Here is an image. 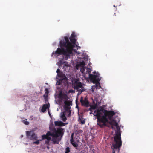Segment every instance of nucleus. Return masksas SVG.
<instances>
[{
    "label": "nucleus",
    "mask_w": 153,
    "mask_h": 153,
    "mask_svg": "<svg viewBox=\"0 0 153 153\" xmlns=\"http://www.w3.org/2000/svg\"><path fill=\"white\" fill-rule=\"evenodd\" d=\"M63 129L61 127H59L57 128V131H58V132H59V133H58V134H59V136H62H62L63 134Z\"/></svg>",
    "instance_id": "6ab92c4d"
},
{
    "label": "nucleus",
    "mask_w": 153,
    "mask_h": 153,
    "mask_svg": "<svg viewBox=\"0 0 153 153\" xmlns=\"http://www.w3.org/2000/svg\"><path fill=\"white\" fill-rule=\"evenodd\" d=\"M55 103H56V104H57V101H56V100H55Z\"/></svg>",
    "instance_id": "f704fd0d"
},
{
    "label": "nucleus",
    "mask_w": 153,
    "mask_h": 153,
    "mask_svg": "<svg viewBox=\"0 0 153 153\" xmlns=\"http://www.w3.org/2000/svg\"><path fill=\"white\" fill-rule=\"evenodd\" d=\"M85 90V89L84 88H82L81 90H77V91L78 92L77 95H80L82 92L84 91Z\"/></svg>",
    "instance_id": "5701e85b"
},
{
    "label": "nucleus",
    "mask_w": 153,
    "mask_h": 153,
    "mask_svg": "<svg viewBox=\"0 0 153 153\" xmlns=\"http://www.w3.org/2000/svg\"><path fill=\"white\" fill-rule=\"evenodd\" d=\"M50 107V104L49 103L48 104H44L43 105L42 108L41 109V111L43 112H45L47 109L48 110H49V107Z\"/></svg>",
    "instance_id": "2eb2a0df"
},
{
    "label": "nucleus",
    "mask_w": 153,
    "mask_h": 153,
    "mask_svg": "<svg viewBox=\"0 0 153 153\" xmlns=\"http://www.w3.org/2000/svg\"><path fill=\"white\" fill-rule=\"evenodd\" d=\"M84 84H82L78 79H76L74 82H72V86L74 89L77 90H81L82 88H84L83 86Z\"/></svg>",
    "instance_id": "6e6552de"
},
{
    "label": "nucleus",
    "mask_w": 153,
    "mask_h": 153,
    "mask_svg": "<svg viewBox=\"0 0 153 153\" xmlns=\"http://www.w3.org/2000/svg\"><path fill=\"white\" fill-rule=\"evenodd\" d=\"M114 16H116V13H114Z\"/></svg>",
    "instance_id": "c9c22d12"
},
{
    "label": "nucleus",
    "mask_w": 153,
    "mask_h": 153,
    "mask_svg": "<svg viewBox=\"0 0 153 153\" xmlns=\"http://www.w3.org/2000/svg\"><path fill=\"white\" fill-rule=\"evenodd\" d=\"M70 151V148L69 147H67L65 149V153H69Z\"/></svg>",
    "instance_id": "a878e982"
},
{
    "label": "nucleus",
    "mask_w": 153,
    "mask_h": 153,
    "mask_svg": "<svg viewBox=\"0 0 153 153\" xmlns=\"http://www.w3.org/2000/svg\"><path fill=\"white\" fill-rule=\"evenodd\" d=\"M50 107V104L49 103L48 104H44L43 105L42 108L41 109V111L43 112H45L47 109L48 110H49V107Z\"/></svg>",
    "instance_id": "dca6fc26"
},
{
    "label": "nucleus",
    "mask_w": 153,
    "mask_h": 153,
    "mask_svg": "<svg viewBox=\"0 0 153 153\" xmlns=\"http://www.w3.org/2000/svg\"><path fill=\"white\" fill-rule=\"evenodd\" d=\"M99 102H98V104L97 100V99L96 98V109H97V106L99 105Z\"/></svg>",
    "instance_id": "c756f323"
},
{
    "label": "nucleus",
    "mask_w": 153,
    "mask_h": 153,
    "mask_svg": "<svg viewBox=\"0 0 153 153\" xmlns=\"http://www.w3.org/2000/svg\"><path fill=\"white\" fill-rule=\"evenodd\" d=\"M56 73L57 74L56 76V78L61 79L62 80H63L66 78L65 74L62 72L60 71V69L58 68L56 71Z\"/></svg>",
    "instance_id": "9b49d317"
},
{
    "label": "nucleus",
    "mask_w": 153,
    "mask_h": 153,
    "mask_svg": "<svg viewBox=\"0 0 153 153\" xmlns=\"http://www.w3.org/2000/svg\"><path fill=\"white\" fill-rule=\"evenodd\" d=\"M58 79V80L57 81V82L56 84V85H60L61 84V83L63 80H62L61 79L59 78L58 79Z\"/></svg>",
    "instance_id": "b1692460"
},
{
    "label": "nucleus",
    "mask_w": 153,
    "mask_h": 153,
    "mask_svg": "<svg viewBox=\"0 0 153 153\" xmlns=\"http://www.w3.org/2000/svg\"><path fill=\"white\" fill-rule=\"evenodd\" d=\"M58 97L62 100H64L66 99L67 95L66 94L60 92L58 95Z\"/></svg>",
    "instance_id": "f8f14e48"
},
{
    "label": "nucleus",
    "mask_w": 153,
    "mask_h": 153,
    "mask_svg": "<svg viewBox=\"0 0 153 153\" xmlns=\"http://www.w3.org/2000/svg\"><path fill=\"white\" fill-rule=\"evenodd\" d=\"M65 105L64 106L65 111L63 112H65V113H68V116H70L71 115V110H70L71 107L70 106V105H72V101H70L68 104L65 101L64 102Z\"/></svg>",
    "instance_id": "1a4fd4ad"
},
{
    "label": "nucleus",
    "mask_w": 153,
    "mask_h": 153,
    "mask_svg": "<svg viewBox=\"0 0 153 153\" xmlns=\"http://www.w3.org/2000/svg\"><path fill=\"white\" fill-rule=\"evenodd\" d=\"M112 153H115V151L114 150H113L112 151Z\"/></svg>",
    "instance_id": "2f4dec72"
},
{
    "label": "nucleus",
    "mask_w": 153,
    "mask_h": 153,
    "mask_svg": "<svg viewBox=\"0 0 153 153\" xmlns=\"http://www.w3.org/2000/svg\"><path fill=\"white\" fill-rule=\"evenodd\" d=\"M116 130L115 132V136L114 137V140L116 143L113 145V147L114 149H117L120 147L122 145V141L121 138V132L120 127L118 125L115 126Z\"/></svg>",
    "instance_id": "39448f33"
},
{
    "label": "nucleus",
    "mask_w": 153,
    "mask_h": 153,
    "mask_svg": "<svg viewBox=\"0 0 153 153\" xmlns=\"http://www.w3.org/2000/svg\"><path fill=\"white\" fill-rule=\"evenodd\" d=\"M71 143L73 145V146L74 147H77L78 146V144L76 143V142L74 141V140L70 141Z\"/></svg>",
    "instance_id": "412c9836"
},
{
    "label": "nucleus",
    "mask_w": 153,
    "mask_h": 153,
    "mask_svg": "<svg viewBox=\"0 0 153 153\" xmlns=\"http://www.w3.org/2000/svg\"><path fill=\"white\" fill-rule=\"evenodd\" d=\"M23 123L25 125H27L29 124V122L26 121V120H24L23 121Z\"/></svg>",
    "instance_id": "bb28decb"
},
{
    "label": "nucleus",
    "mask_w": 153,
    "mask_h": 153,
    "mask_svg": "<svg viewBox=\"0 0 153 153\" xmlns=\"http://www.w3.org/2000/svg\"><path fill=\"white\" fill-rule=\"evenodd\" d=\"M96 88V85H93L91 86V90L92 92H94V91L95 89Z\"/></svg>",
    "instance_id": "cd10ccee"
},
{
    "label": "nucleus",
    "mask_w": 153,
    "mask_h": 153,
    "mask_svg": "<svg viewBox=\"0 0 153 153\" xmlns=\"http://www.w3.org/2000/svg\"><path fill=\"white\" fill-rule=\"evenodd\" d=\"M50 130L51 131L50 132H57V131H56V129L54 128L53 126H50L49 127Z\"/></svg>",
    "instance_id": "aec40b11"
},
{
    "label": "nucleus",
    "mask_w": 153,
    "mask_h": 153,
    "mask_svg": "<svg viewBox=\"0 0 153 153\" xmlns=\"http://www.w3.org/2000/svg\"><path fill=\"white\" fill-rule=\"evenodd\" d=\"M114 7H115V5H114Z\"/></svg>",
    "instance_id": "58836bf2"
},
{
    "label": "nucleus",
    "mask_w": 153,
    "mask_h": 153,
    "mask_svg": "<svg viewBox=\"0 0 153 153\" xmlns=\"http://www.w3.org/2000/svg\"><path fill=\"white\" fill-rule=\"evenodd\" d=\"M47 135L52 137L51 141L53 144H58L61 140V138L59 137V135L58 132H54L48 131Z\"/></svg>",
    "instance_id": "423d86ee"
},
{
    "label": "nucleus",
    "mask_w": 153,
    "mask_h": 153,
    "mask_svg": "<svg viewBox=\"0 0 153 153\" xmlns=\"http://www.w3.org/2000/svg\"><path fill=\"white\" fill-rule=\"evenodd\" d=\"M93 104L91 105L89 103V101L88 100L87 97L85 98L83 100V97H81L80 100V102L81 103L82 106L86 107H88L90 106V108L88 110L90 111V114H93L94 116H95V118L96 119V104L95 103L94 100L92 99Z\"/></svg>",
    "instance_id": "20e7f679"
},
{
    "label": "nucleus",
    "mask_w": 153,
    "mask_h": 153,
    "mask_svg": "<svg viewBox=\"0 0 153 153\" xmlns=\"http://www.w3.org/2000/svg\"><path fill=\"white\" fill-rule=\"evenodd\" d=\"M42 140L44 139H46L47 140L45 141V143L46 144H48L49 143V141L51 139V137H50V136H48V135H47L46 134V135H42Z\"/></svg>",
    "instance_id": "4468645a"
},
{
    "label": "nucleus",
    "mask_w": 153,
    "mask_h": 153,
    "mask_svg": "<svg viewBox=\"0 0 153 153\" xmlns=\"http://www.w3.org/2000/svg\"><path fill=\"white\" fill-rule=\"evenodd\" d=\"M55 125L56 126H63L68 124V123H64L61 121H55L54 122Z\"/></svg>",
    "instance_id": "ddd939ff"
},
{
    "label": "nucleus",
    "mask_w": 153,
    "mask_h": 153,
    "mask_svg": "<svg viewBox=\"0 0 153 153\" xmlns=\"http://www.w3.org/2000/svg\"><path fill=\"white\" fill-rule=\"evenodd\" d=\"M78 107V106H76V108H77V107Z\"/></svg>",
    "instance_id": "ea45409f"
},
{
    "label": "nucleus",
    "mask_w": 153,
    "mask_h": 153,
    "mask_svg": "<svg viewBox=\"0 0 153 153\" xmlns=\"http://www.w3.org/2000/svg\"><path fill=\"white\" fill-rule=\"evenodd\" d=\"M96 99V97H94V100H95Z\"/></svg>",
    "instance_id": "e433bc0d"
},
{
    "label": "nucleus",
    "mask_w": 153,
    "mask_h": 153,
    "mask_svg": "<svg viewBox=\"0 0 153 153\" xmlns=\"http://www.w3.org/2000/svg\"><path fill=\"white\" fill-rule=\"evenodd\" d=\"M42 140V139H41L39 140H38L35 141L33 142V144H36L38 145L40 141H41Z\"/></svg>",
    "instance_id": "393cba45"
},
{
    "label": "nucleus",
    "mask_w": 153,
    "mask_h": 153,
    "mask_svg": "<svg viewBox=\"0 0 153 153\" xmlns=\"http://www.w3.org/2000/svg\"><path fill=\"white\" fill-rule=\"evenodd\" d=\"M84 60L79 62L76 65V68L77 70L80 69V71L82 74L85 79L88 81L96 84V71L93 72L94 74H90L92 70L91 68L85 67L87 63V56L84 57Z\"/></svg>",
    "instance_id": "7ed1b4c3"
},
{
    "label": "nucleus",
    "mask_w": 153,
    "mask_h": 153,
    "mask_svg": "<svg viewBox=\"0 0 153 153\" xmlns=\"http://www.w3.org/2000/svg\"><path fill=\"white\" fill-rule=\"evenodd\" d=\"M76 37L75 33L74 32L69 38L70 41L68 37H64L59 42L60 48L58 47L54 52V51L52 52L51 56L54 55V57L58 58L57 64L60 67L63 64L65 66L67 65V62H66V60L73 56V52L78 55L81 54L79 51H77L80 47L78 46V43L76 42Z\"/></svg>",
    "instance_id": "f257e3e1"
},
{
    "label": "nucleus",
    "mask_w": 153,
    "mask_h": 153,
    "mask_svg": "<svg viewBox=\"0 0 153 153\" xmlns=\"http://www.w3.org/2000/svg\"><path fill=\"white\" fill-rule=\"evenodd\" d=\"M25 145H27V144H27V143H25Z\"/></svg>",
    "instance_id": "4c0bfd02"
},
{
    "label": "nucleus",
    "mask_w": 153,
    "mask_h": 153,
    "mask_svg": "<svg viewBox=\"0 0 153 153\" xmlns=\"http://www.w3.org/2000/svg\"><path fill=\"white\" fill-rule=\"evenodd\" d=\"M115 114L114 111L104 110L103 108H101L100 110H96V118L97 119V125L101 127L106 126L111 127L113 129L114 126H117L118 124L114 120L109 121V120H111Z\"/></svg>",
    "instance_id": "f03ea898"
},
{
    "label": "nucleus",
    "mask_w": 153,
    "mask_h": 153,
    "mask_svg": "<svg viewBox=\"0 0 153 153\" xmlns=\"http://www.w3.org/2000/svg\"><path fill=\"white\" fill-rule=\"evenodd\" d=\"M23 137V135H21V136H20V137H21V138H22V137Z\"/></svg>",
    "instance_id": "72a5a7b5"
},
{
    "label": "nucleus",
    "mask_w": 153,
    "mask_h": 153,
    "mask_svg": "<svg viewBox=\"0 0 153 153\" xmlns=\"http://www.w3.org/2000/svg\"><path fill=\"white\" fill-rule=\"evenodd\" d=\"M66 115V113H65V112H62L60 113V119L63 122H65L67 120L66 117L65 116Z\"/></svg>",
    "instance_id": "f3484780"
},
{
    "label": "nucleus",
    "mask_w": 153,
    "mask_h": 153,
    "mask_svg": "<svg viewBox=\"0 0 153 153\" xmlns=\"http://www.w3.org/2000/svg\"><path fill=\"white\" fill-rule=\"evenodd\" d=\"M26 137L27 139L33 140H36L38 139L37 135L32 131H26Z\"/></svg>",
    "instance_id": "0eeeda50"
},
{
    "label": "nucleus",
    "mask_w": 153,
    "mask_h": 153,
    "mask_svg": "<svg viewBox=\"0 0 153 153\" xmlns=\"http://www.w3.org/2000/svg\"><path fill=\"white\" fill-rule=\"evenodd\" d=\"M100 74L97 72H96V89L97 88H102L99 82L101 79L102 78V77L100 76Z\"/></svg>",
    "instance_id": "9d476101"
},
{
    "label": "nucleus",
    "mask_w": 153,
    "mask_h": 153,
    "mask_svg": "<svg viewBox=\"0 0 153 153\" xmlns=\"http://www.w3.org/2000/svg\"><path fill=\"white\" fill-rule=\"evenodd\" d=\"M73 136H74V133H72L71 134V138L70 141L74 140Z\"/></svg>",
    "instance_id": "c85d7f7f"
},
{
    "label": "nucleus",
    "mask_w": 153,
    "mask_h": 153,
    "mask_svg": "<svg viewBox=\"0 0 153 153\" xmlns=\"http://www.w3.org/2000/svg\"><path fill=\"white\" fill-rule=\"evenodd\" d=\"M56 42H55L53 43V45H55L56 44Z\"/></svg>",
    "instance_id": "473e14b6"
},
{
    "label": "nucleus",
    "mask_w": 153,
    "mask_h": 153,
    "mask_svg": "<svg viewBox=\"0 0 153 153\" xmlns=\"http://www.w3.org/2000/svg\"><path fill=\"white\" fill-rule=\"evenodd\" d=\"M48 92L46 91L45 92V94L43 95V97L45 98V101L46 103L47 102H48V100L46 98V97H48Z\"/></svg>",
    "instance_id": "4be33fe9"
},
{
    "label": "nucleus",
    "mask_w": 153,
    "mask_h": 153,
    "mask_svg": "<svg viewBox=\"0 0 153 153\" xmlns=\"http://www.w3.org/2000/svg\"><path fill=\"white\" fill-rule=\"evenodd\" d=\"M48 114H49V115L51 117V113H50V111H49V109L48 110Z\"/></svg>",
    "instance_id": "7c9ffc66"
},
{
    "label": "nucleus",
    "mask_w": 153,
    "mask_h": 153,
    "mask_svg": "<svg viewBox=\"0 0 153 153\" xmlns=\"http://www.w3.org/2000/svg\"><path fill=\"white\" fill-rule=\"evenodd\" d=\"M78 121L79 123L82 124H84L85 123V119H83L82 116H80L79 114Z\"/></svg>",
    "instance_id": "a211bd4d"
}]
</instances>
